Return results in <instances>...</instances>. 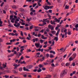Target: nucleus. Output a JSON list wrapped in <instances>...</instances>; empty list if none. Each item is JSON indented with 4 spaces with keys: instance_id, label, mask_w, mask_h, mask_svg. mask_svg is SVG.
<instances>
[{
    "instance_id": "obj_27",
    "label": "nucleus",
    "mask_w": 78,
    "mask_h": 78,
    "mask_svg": "<svg viewBox=\"0 0 78 78\" xmlns=\"http://www.w3.org/2000/svg\"><path fill=\"white\" fill-rule=\"evenodd\" d=\"M53 27L52 25H51L49 24L48 26V27L49 28H51Z\"/></svg>"
},
{
    "instance_id": "obj_23",
    "label": "nucleus",
    "mask_w": 78,
    "mask_h": 78,
    "mask_svg": "<svg viewBox=\"0 0 78 78\" xmlns=\"http://www.w3.org/2000/svg\"><path fill=\"white\" fill-rule=\"evenodd\" d=\"M46 62V63L44 62L43 63L44 65L45 66H46V65H48V64H49V62Z\"/></svg>"
},
{
    "instance_id": "obj_59",
    "label": "nucleus",
    "mask_w": 78,
    "mask_h": 78,
    "mask_svg": "<svg viewBox=\"0 0 78 78\" xmlns=\"http://www.w3.org/2000/svg\"><path fill=\"white\" fill-rule=\"evenodd\" d=\"M27 22H30V20L28 18H27Z\"/></svg>"
},
{
    "instance_id": "obj_64",
    "label": "nucleus",
    "mask_w": 78,
    "mask_h": 78,
    "mask_svg": "<svg viewBox=\"0 0 78 78\" xmlns=\"http://www.w3.org/2000/svg\"><path fill=\"white\" fill-rule=\"evenodd\" d=\"M72 65L73 66H75V63H73L72 64Z\"/></svg>"
},
{
    "instance_id": "obj_60",
    "label": "nucleus",
    "mask_w": 78,
    "mask_h": 78,
    "mask_svg": "<svg viewBox=\"0 0 78 78\" xmlns=\"http://www.w3.org/2000/svg\"><path fill=\"white\" fill-rule=\"evenodd\" d=\"M23 63H24V64H26V63H25V61H23V62H22L21 63V64H23Z\"/></svg>"
},
{
    "instance_id": "obj_48",
    "label": "nucleus",
    "mask_w": 78,
    "mask_h": 78,
    "mask_svg": "<svg viewBox=\"0 0 78 78\" xmlns=\"http://www.w3.org/2000/svg\"><path fill=\"white\" fill-rule=\"evenodd\" d=\"M39 30V29H35V31H38Z\"/></svg>"
},
{
    "instance_id": "obj_5",
    "label": "nucleus",
    "mask_w": 78,
    "mask_h": 78,
    "mask_svg": "<svg viewBox=\"0 0 78 78\" xmlns=\"http://www.w3.org/2000/svg\"><path fill=\"white\" fill-rule=\"evenodd\" d=\"M23 70L24 71H27V72H28L30 71V70L28 69H26L25 67H23Z\"/></svg>"
},
{
    "instance_id": "obj_39",
    "label": "nucleus",
    "mask_w": 78,
    "mask_h": 78,
    "mask_svg": "<svg viewBox=\"0 0 78 78\" xmlns=\"http://www.w3.org/2000/svg\"><path fill=\"white\" fill-rule=\"evenodd\" d=\"M37 5V3H35L33 5V8H34V7H35V6Z\"/></svg>"
},
{
    "instance_id": "obj_35",
    "label": "nucleus",
    "mask_w": 78,
    "mask_h": 78,
    "mask_svg": "<svg viewBox=\"0 0 78 78\" xmlns=\"http://www.w3.org/2000/svg\"><path fill=\"white\" fill-rule=\"evenodd\" d=\"M51 66H53V67H56V66L55 65V64H54V63H52L51 64Z\"/></svg>"
},
{
    "instance_id": "obj_6",
    "label": "nucleus",
    "mask_w": 78,
    "mask_h": 78,
    "mask_svg": "<svg viewBox=\"0 0 78 78\" xmlns=\"http://www.w3.org/2000/svg\"><path fill=\"white\" fill-rule=\"evenodd\" d=\"M14 25L15 27H19V26L20 25V23H18L17 25H16V24H14Z\"/></svg>"
},
{
    "instance_id": "obj_20",
    "label": "nucleus",
    "mask_w": 78,
    "mask_h": 78,
    "mask_svg": "<svg viewBox=\"0 0 78 78\" xmlns=\"http://www.w3.org/2000/svg\"><path fill=\"white\" fill-rule=\"evenodd\" d=\"M54 40H55L56 41H58V37H55L54 38Z\"/></svg>"
},
{
    "instance_id": "obj_62",
    "label": "nucleus",
    "mask_w": 78,
    "mask_h": 78,
    "mask_svg": "<svg viewBox=\"0 0 78 78\" xmlns=\"http://www.w3.org/2000/svg\"><path fill=\"white\" fill-rule=\"evenodd\" d=\"M43 42H44V40H40V42H41V43H43Z\"/></svg>"
},
{
    "instance_id": "obj_28",
    "label": "nucleus",
    "mask_w": 78,
    "mask_h": 78,
    "mask_svg": "<svg viewBox=\"0 0 78 78\" xmlns=\"http://www.w3.org/2000/svg\"><path fill=\"white\" fill-rule=\"evenodd\" d=\"M41 71H42V69L40 68H39V69L37 70V72L39 73V72H41Z\"/></svg>"
},
{
    "instance_id": "obj_44",
    "label": "nucleus",
    "mask_w": 78,
    "mask_h": 78,
    "mask_svg": "<svg viewBox=\"0 0 78 78\" xmlns=\"http://www.w3.org/2000/svg\"><path fill=\"white\" fill-rule=\"evenodd\" d=\"M19 44H20V43L19 42H17L15 44V45H19Z\"/></svg>"
},
{
    "instance_id": "obj_2",
    "label": "nucleus",
    "mask_w": 78,
    "mask_h": 78,
    "mask_svg": "<svg viewBox=\"0 0 78 78\" xmlns=\"http://www.w3.org/2000/svg\"><path fill=\"white\" fill-rule=\"evenodd\" d=\"M33 65H29L27 66V68L29 69H32V68H33Z\"/></svg>"
},
{
    "instance_id": "obj_25",
    "label": "nucleus",
    "mask_w": 78,
    "mask_h": 78,
    "mask_svg": "<svg viewBox=\"0 0 78 78\" xmlns=\"http://www.w3.org/2000/svg\"><path fill=\"white\" fill-rule=\"evenodd\" d=\"M20 34L21 36L23 37V32L22 31H21Z\"/></svg>"
},
{
    "instance_id": "obj_17",
    "label": "nucleus",
    "mask_w": 78,
    "mask_h": 78,
    "mask_svg": "<svg viewBox=\"0 0 78 78\" xmlns=\"http://www.w3.org/2000/svg\"><path fill=\"white\" fill-rule=\"evenodd\" d=\"M50 53H53V54H54V55H55V52L54 51H50Z\"/></svg>"
},
{
    "instance_id": "obj_49",
    "label": "nucleus",
    "mask_w": 78,
    "mask_h": 78,
    "mask_svg": "<svg viewBox=\"0 0 78 78\" xmlns=\"http://www.w3.org/2000/svg\"><path fill=\"white\" fill-rule=\"evenodd\" d=\"M49 12H50V13H52V10H49Z\"/></svg>"
},
{
    "instance_id": "obj_33",
    "label": "nucleus",
    "mask_w": 78,
    "mask_h": 78,
    "mask_svg": "<svg viewBox=\"0 0 78 78\" xmlns=\"http://www.w3.org/2000/svg\"><path fill=\"white\" fill-rule=\"evenodd\" d=\"M12 8L13 9H16V8L17 7L16 5H13L12 6Z\"/></svg>"
},
{
    "instance_id": "obj_24",
    "label": "nucleus",
    "mask_w": 78,
    "mask_h": 78,
    "mask_svg": "<svg viewBox=\"0 0 78 78\" xmlns=\"http://www.w3.org/2000/svg\"><path fill=\"white\" fill-rule=\"evenodd\" d=\"M39 66L40 68H41V67H44V66L41 64L39 65Z\"/></svg>"
},
{
    "instance_id": "obj_42",
    "label": "nucleus",
    "mask_w": 78,
    "mask_h": 78,
    "mask_svg": "<svg viewBox=\"0 0 78 78\" xmlns=\"http://www.w3.org/2000/svg\"><path fill=\"white\" fill-rule=\"evenodd\" d=\"M12 72L14 73H17V72H16V71L14 70H12Z\"/></svg>"
},
{
    "instance_id": "obj_61",
    "label": "nucleus",
    "mask_w": 78,
    "mask_h": 78,
    "mask_svg": "<svg viewBox=\"0 0 78 78\" xmlns=\"http://www.w3.org/2000/svg\"><path fill=\"white\" fill-rule=\"evenodd\" d=\"M65 8L66 9H68V8H69V6H67V5H66L65 6Z\"/></svg>"
},
{
    "instance_id": "obj_46",
    "label": "nucleus",
    "mask_w": 78,
    "mask_h": 78,
    "mask_svg": "<svg viewBox=\"0 0 78 78\" xmlns=\"http://www.w3.org/2000/svg\"><path fill=\"white\" fill-rule=\"evenodd\" d=\"M5 78H9V76H7L6 75H5Z\"/></svg>"
},
{
    "instance_id": "obj_19",
    "label": "nucleus",
    "mask_w": 78,
    "mask_h": 78,
    "mask_svg": "<svg viewBox=\"0 0 78 78\" xmlns=\"http://www.w3.org/2000/svg\"><path fill=\"white\" fill-rule=\"evenodd\" d=\"M2 66V64L0 62V69L1 70H3V68Z\"/></svg>"
},
{
    "instance_id": "obj_10",
    "label": "nucleus",
    "mask_w": 78,
    "mask_h": 78,
    "mask_svg": "<svg viewBox=\"0 0 78 78\" xmlns=\"http://www.w3.org/2000/svg\"><path fill=\"white\" fill-rule=\"evenodd\" d=\"M59 31H60V29H58L57 31V33L55 34V36H58Z\"/></svg>"
},
{
    "instance_id": "obj_8",
    "label": "nucleus",
    "mask_w": 78,
    "mask_h": 78,
    "mask_svg": "<svg viewBox=\"0 0 78 78\" xmlns=\"http://www.w3.org/2000/svg\"><path fill=\"white\" fill-rule=\"evenodd\" d=\"M54 20L56 22H58V23H59V22H60V20H58L56 18L54 19Z\"/></svg>"
},
{
    "instance_id": "obj_31",
    "label": "nucleus",
    "mask_w": 78,
    "mask_h": 78,
    "mask_svg": "<svg viewBox=\"0 0 78 78\" xmlns=\"http://www.w3.org/2000/svg\"><path fill=\"white\" fill-rule=\"evenodd\" d=\"M2 66H3V68H5V67H6V65H5V64H3Z\"/></svg>"
},
{
    "instance_id": "obj_7",
    "label": "nucleus",
    "mask_w": 78,
    "mask_h": 78,
    "mask_svg": "<svg viewBox=\"0 0 78 78\" xmlns=\"http://www.w3.org/2000/svg\"><path fill=\"white\" fill-rule=\"evenodd\" d=\"M76 56V54L75 53L73 54L72 56V57H73L74 59H75V58Z\"/></svg>"
},
{
    "instance_id": "obj_41",
    "label": "nucleus",
    "mask_w": 78,
    "mask_h": 78,
    "mask_svg": "<svg viewBox=\"0 0 78 78\" xmlns=\"http://www.w3.org/2000/svg\"><path fill=\"white\" fill-rule=\"evenodd\" d=\"M41 36V34H38L37 37H40Z\"/></svg>"
},
{
    "instance_id": "obj_53",
    "label": "nucleus",
    "mask_w": 78,
    "mask_h": 78,
    "mask_svg": "<svg viewBox=\"0 0 78 78\" xmlns=\"http://www.w3.org/2000/svg\"><path fill=\"white\" fill-rule=\"evenodd\" d=\"M47 43H48V42H47V41H46L44 43V45H47Z\"/></svg>"
},
{
    "instance_id": "obj_26",
    "label": "nucleus",
    "mask_w": 78,
    "mask_h": 78,
    "mask_svg": "<svg viewBox=\"0 0 78 78\" xmlns=\"http://www.w3.org/2000/svg\"><path fill=\"white\" fill-rule=\"evenodd\" d=\"M51 75H46V77L48 78H51Z\"/></svg>"
},
{
    "instance_id": "obj_21",
    "label": "nucleus",
    "mask_w": 78,
    "mask_h": 78,
    "mask_svg": "<svg viewBox=\"0 0 78 78\" xmlns=\"http://www.w3.org/2000/svg\"><path fill=\"white\" fill-rule=\"evenodd\" d=\"M68 35H71V34H72V33H71V32L70 31H69V30H68Z\"/></svg>"
},
{
    "instance_id": "obj_63",
    "label": "nucleus",
    "mask_w": 78,
    "mask_h": 78,
    "mask_svg": "<svg viewBox=\"0 0 78 78\" xmlns=\"http://www.w3.org/2000/svg\"><path fill=\"white\" fill-rule=\"evenodd\" d=\"M51 29V30H54V27L52 26Z\"/></svg>"
},
{
    "instance_id": "obj_38",
    "label": "nucleus",
    "mask_w": 78,
    "mask_h": 78,
    "mask_svg": "<svg viewBox=\"0 0 78 78\" xmlns=\"http://www.w3.org/2000/svg\"><path fill=\"white\" fill-rule=\"evenodd\" d=\"M57 0L58 3H61V0Z\"/></svg>"
},
{
    "instance_id": "obj_34",
    "label": "nucleus",
    "mask_w": 78,
    "mask_h": 78,
    "mask_svg": "<svg viewBox=\"0 0 78 78\" xmlns=\"http://www.w3.org/2000/svg\"><path fill=\"white\" fill-rule=\"evenodd\" d=\"M47 8V5L45 6V7H44V9H45V10H48V9Z\"/></svg>"
},
{
    "instance_id": "obj_50",
    "label": "nucleus",
    "mask_w": 78,
    "mask_h": 78,
    "mask_svg": "<svg viewBox=\"0 0 78 78\" xmlns=\"http://www.w3.org/2000/svg\"><path fill=\"white\" fill-rule=\"evenodd\" d=\"M38 3V5H39V6H41V4H40V3L39 2H37Z\"/></svg>"
},
{
    "instance_id": "obj_45",
    "label": "nucleus",
    "mask_w": 78,
    "mask_h": 78,
    "mask_svg": "<svg viewBox=\"0 0 78 78\" xmlns=\"http://www.w3.org/2000/svg\"><path fill=\"white\" fill-rule=\"evenodd\" d=\"M23 50H24V48L21 49L20 50V52L21 53H22V51H23Z\"/></svg>"
},
{
    "instance_id": "obj_3",
    "label": "nucleus",
    "mask_w": 78,
    "mask_h": 78,
    "mask_svg": "<svg viewBox=\"0 0 78 78\" xmlns=\"http://www.w3.org/2000/svg\"><path fill=\"white\" fill-rule=\"evenodd\" d=\"M47 62H49V64H51V63H53V62H54V60H52L51 62L49 61L48 60H47Z\"/></svg>"
},
{
    "instance_id": "obj_54",
    "label": "nucleus",
    "mask_w": 78,
    "mask_h": 78,
    "mask_svg": "<svg viewBox=\"0 0 78 78\" xmlns=\"http://www.w3.org/2000/svg\"><path fill=\"white\" fill-rule=\"evenodd\" d=\"M48 50H51V47L50 46L48 47Z\"/></svg>"
},
{
    "instance_id": "obj_14",
    "label": "nucleus",
    "mask_w": 78,
    "mask_h": 78,
    "mask_svg": "<svg viewBox=\"0 0 78 78\" xmlns=\"http://www.w3.org/2000/svg\"><path fill=\"white\" fill-rule=\"evenodd\" d=\"M51 33L55 35L56 33V31L54 30H52L51 31Z\"/></svg>"
},
{
    "instance_id": "obj_12",
    "label": "nucleus",
    "mask_w": 78,
    "mask_h": 78,
    "mask_svg": "<svg viewBox=\"0 0 78 78\" xmlns=\"http://www.w3.org/2000/svg\"><path fill=\"white\" fill-rule=\"evenodd\" d=\"M48 19H44L43 21V22H47V20Z\"/></svg>"
},
{
    "instance_id": "obj_29",
    "label": "nucleus",
    "mask_w": 78,
    "mask_h": 78,
    "mask_svg": "<svg viewBox=\"0 0 78 78\" xmlns=\"http://www.w3.org/2000/svg\"><path fill=\"white\" fill-rule=\"evenodd\" d=\"M66 66H70V63H67L66 64Z\"/></svg>"
},
{
    "instance_id": "obj_30",
    "label": "nucleus",
    "mask_w": 78,
    "mask_h": 78,
    "mask_svg": "<svg viewBox=\"0 0 78 78\" xmlns=\"http://www.w3.org/2000/svg\"><path fill=\"white\" fill-rule=\"evenodd\" d=\"M76 30V31H78V29L77 28H73V31H75V30Z\"/></svg>"
},
{
    "instance_id": "obj_43",
    "label": "nucleus",
    "mask_w": 78,
    "mask_h": 78,
    "mask_svg": "<svg viewBox=\"0 0 78 78\" xmlns=\"http://www.w3.org/2000/svg\"><path fill=\"white\" fill-rule=\"evenodd\" d=\"M75 27L76 28H78V23L76 24L75 26Z\"/></svg>"
},
{
    "instance_id": "obj_11",
    "label": "nucleus",
    "mask_w": 78,
    "mask_h": 78,
    "mask_svg": "<svg viewBox=\"0 0 78 78\" xmlns=\"http://www.w3.org/2000/svg\"><path fill=\"white\" fill-rule=\"evenodd\" d=\"M49 71L51 72H53V67H51L50 69H49Z\"/></svg>"
},
{
    "instance_id": "obj_32",
    "label": "nucleus",
    "mask_w": 78,
    "mask_h": 78,
    "mask_svg": "<svg viewBox=\"0 0 78 78\" xmlns=\"http://www.w3.org/2000/svg\"><path fill=\"white\" fill-rule=\"evenodd\" d=\"M19 71H20V72H22V68H20L19 69Z\"/></svg>"
},
{
    "instance_id": "obj_18",
    "label": "nucleus",
    "mask_w": 78,
    "mask_h": 78,
    "mask_svg": "<svg viewBox=\"0 0 78 78\" xmlns=\"http://www.w3.org/2000/svg\"><path fill=\"white\" fill-rule=\"evenodd\" d=\"M59 52H64V49H63V48H61L60 49Z\"/></svg>"
},
{
    "instance_id": "obj_55",
    "label": "nucleus",
    "mask_w": 78,
    "mask_h": 78,
    "mask_svg": "<svg viewBox=\"0 0 78 78\" xmlns=\"http://www.w3.org/2000/svg\"><path fill=\"white\" fill-rule=\"evenodd\" d=\"M41 38L43 39H44V36L43 35H41Z\"/></svg>"
},
{
    "instance_id": "obj_58",
    "label": "nucleus",
    "mask_w": 78,
    "mask_h": 78,
    "mask_svg": "<svg viewBox=\"0 0 78 78\" xmlns=\"http://www.w3.org/2000/svg\"><path fill=\"white\" fill-rule=\"evenodd\" d=\"M50 55H49V54L47 53L46 54V56L47 57H49V56Z\"/></svg>"
},
{
    "instance_id": "obj_16",
    "label": "nucleus",
    "mask_w": 78,
    "mask_h": 78,
    "mask_svg": "<svg viewBox=\"0 0 78 78\" xmlns=\"http://www.w3.org/2000/svg\"><path fill=\"white\" fill-rule=\"evenodd\" d=\"M50 23L52 25H56V23H55L53 22L52 20L51 21Z\"/></svg>"
},
{
    "instance_id": "obj_47",
    "label": "nucleus",
    "mask_w": 78,
    "mask_h": 78,
    "mask_svg": "<svg viewBox=\"0 0 78 78\" xmlns=\"http://www.w3.org/2000/svg\"><path fill=\"white\" fill-rule=\"evenodd\" d=\"M33 20H36V17L35 16H34L33 17Z\"/></svg>"
},
{
    "instance_id": "obj_36",
    "label": "nucleus",
    "mask_w": 78,
    "mask_h": 78,
    "mask_svg": "<svg viewBox=\"0 0 78 78\" xmlns=\"http://www.w3.org/2000/svg\"><path fill=\"white\" fill-rule=\"evenodd\" d=\"M13 18V16L12 15H11L10 16V20H11L12 19V18Z\"/></svg>"
},
{
    "instance_id": "obj_9",
    "label": "nucleus",
    "mask_w": 78,
    "mask_h": 78,
    "mask_svg": "<svg viewBox=\"0 0 78 78\" xmlns=\"http://www.w3.org/2000/svg\"><path fill=\"white\" fill-rule=\"evenodd\" d=\"M35 45L37 47H39L40 45V44L39 43H35Z\"/></svg>"
},
{
    "instance_id": "obj_52",
    "label": "nucleus",
    "mask_w": 78,
    "mask_h": 78,
    "mask_svg": "<svg viewBox=\"0 0 78 78\" xmlns=\"http://www.w3.org/2000/svg\"><path fill=\"white\" fill-rule=\"evenodd\" d=\"M4 5V2H2L1 5V6L2 7L3 6V5Z\"/></svg>"
},
{
    "instance_id": "obj_4",
    "label": "nucleus",
    "mask_w": 78,
    "mask_h": 78,
    "mask_svg": "<svg viewBox=\"0 0 78 78\" xmlns=\"http://www.w3.org/2000/svg\"><path fill=\"white\" fill-rule=\"evenodd\" d=\"M45 59V56H44L41 58L40 59V61L42 62Z\"/></svg>"
},
{
    "instance_id": "obj_57",
    "label": "nucleus",
    "mask_w": 78,
    "mask_h": 78,
    "mask_svg": "<svg viewBox=\"0 0 78 78\" xmlns=\"http://www.w3.org/2000/svg\"><path fill=\"white\" fill-rule=\"evenodd\" d=\"M23 43H26V42H27V41L25 40H24L23 41Z\"/></svg>"
},
{
    "instance_id": "obj_15",
    "label": "nucleus",
    "mask_w": 78,
    "mask_h": 78,
    "mask_svg": "<svg viewBox=\"0 0 78 78\" xmlns=\"http://www.w3.org/2000/svg\"><path fill=\"white\" fill-rule=\"evenodd\" d=\"M14 55V54H11L10 55H9L8 56V58H10V57H12V56H13Z\"/></svg>"
},
{
    "instance_id": "obj_40",
    "label": "nucleus",
    "mask_w": 78,
    "mask_h": 78,
    "mask_svg": "<svg viewBox=\"0 0 78 78\" xmlns=\"http://www.w3.org/2000/svg\"><path fill=\"white\" fill-rule=\"evenodd\" d=\"M73 8H72L71 9V12H70V13H71V14H72V13H73Z\"/></svg>"
},
{
    "instance_id": "obj_22",
    "label": "nucleus",
    "mask_w": 78,
    "mask_h": 78,
    "mask_svg": "<svg viewBox=\"0 0 78 78\" xmlns=\"http://www.w3.org/2000/svg\"><path fill=\"white\" fill-rule=\"evenodd\" d=\"M16 41V39H13L12 40H10V42H15V41Z\"/></svg>"
},
{
    "instance_id": "obj_51",
    "label": "nucleus",
    "mask_w": 78,
    "mask_h": 78,
    "mask_svg": "<svg viewBox=\"0 0 78 78\" xmlns=\"http://www.w3.org/2000/svg\"><path fill=\"white\" fill-rule=\"evenodd\" d=\"M5 72H6L7 73H10V72H9V70H7L5 71Z\"/></svg>"
},
{
    "instance_id": "obj_1",
    "label": "nucleus",
    "mask_w": 78,
    "mask_h": 78,
    "mask_svg": "<svg viewBox=\"0 0 78 78\" xmlns=\"http://www.w3.org/2000/svg\"><path fill=\"white\" fill-rule=\"evenodd\" d=\"M66 74H67V72H66V71L64 70L61 73L60 76H64L65 75H66Z\"/></svg>"
},
{
    "instance_id": "obj_37",
    "label": "nucleus",
    "mask_w": 78,
    "mask_h": 78,
    "mask_svg": "<svg viewBox=\"0 0 78 78\" xmlns=\"http://www.w3.org/2000/svg\"><path fill=\"white\" fill-rule=\"evenodd\" d=\"M50 57L51 58H53L54 57V56L52 54H50Z\"/></svg>"
},
{
    "instance_id": "obj_13",
    "label": "nucleus",
    "mask_w": 78,
    "mask_h": 78,
    "mask_svg": "<svg viewBox=\"0 0 78 78\" xmlns=\"http://www.w3.org/2000/svg\"><path fill=\"white\" fill-rule=\"evenodd\" d=\"M74 59V58L73 57H70L69 58V60L70 61H72Z\"/></svg>"
},
{
    "instance_id": "obj_56",
    "label": "nucleus",
    "mask_w": 78,
    "mask_h": 78,
    "mask_svg": "<svg viewBox=\"0 0 78 78\" xmlns=\"http://www.w3.org/2000/svg\"><path fill=\"white\" fill-rule=\"evenodd\" d=\"M33 26L32 25L30 27V30H31L33 29Z\"/></svg>"
}]
</instances>
